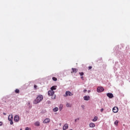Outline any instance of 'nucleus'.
<instances>
[{"mask_svg": "<svg viewBox=\"0 0 130 130\" xmlns=\"http://www.w3.org/2000/svg\"><path fill=\"white\" fill-rule=\"evenodd\" d=\"M20 119V117L18 115H15L14 117V121L18 122Z\"/></svg>", "mask_w": 130, "mask_h": 130, "instance_id": "423d86ee", "label": "nucleus"}, {"mask_svg": "<svg viewBox=\"0 0 130 130\" xmlns=\"http://www.w3.org/2000/svg\"><path fill=\"white\" fill-rule=\"evenodd\" d=\"M83 92H84V93H86V92H87V90L86 89H84L83 90Z\"/></svg>", "mask_w": 130, "mask_h": 130, "instance_id": "c756f323", "label": "nucleus"}, {"mask_svg": "<svg viewBox=\"0 0 130 130\" xmlns=\"http://www.w3.org/2000/svg\"><path fill=\"white\" fill-rule=\"evenodd\" d=\"M25 130H31V128H29V127H26V128H25Z\"/></svg>", "mask_w": 130, "mask_h": 130, "instance_id": "b1692460", "label": "nucleus"}, {"mask_svg": "<svg viewBox=\"0 0 130 130\" xmlns=\"http://www.w3.org/2000/svg\"><path fill=\"white\" fill-rule=\"evenodd\" d=\"M81 107H82V108H83V107H85V106L82 105V106H81Z\"/></svg>", "mask_w": 130, "mask_h": 130, "instance_id": "72a5a7b5", "label": "nucleus"}, {"mask_svg": "<svg viewBox=\"0 0 130 130\" xmlns=\"http://www.w3.org/2000/svg\"><path fill=\"white\" fill-rule=\"evenodd\" d=\"M103 110H104V109L103 108H102V109H101V112H103Z\"/></svg>", "mask_w": 130, "mask_h": 130, "instance_id": "cd10ccee", "label": "nucleus"}, {"mask_svg": "<svg viewBox=\"0 0 130 130\" xmlns=\"http://www.w3.org/2000/svg\"><path fill=\"white\" fill-rule=\"evenodd\" d=\"M35 125H36V126H39V125H40V122H39V121H37L35 123Z\"/></svg>", "mask_w": 130, "mask_h": 130, "instance_id": "4468645a", "label": "nucleus"}, {"mask_svg": "<svg viewBox=\"0 0 130 130\" xmlns=\"http://www.w3.org/2000/svg\"><path fill=\"white\" fill-rule=\"evenodd\" d=\"M4 115H7V114L6 113H3Z\"/></svg>", "mask_w": 130, "mask_h": 130, "instance_id": "473e14b6", "label": "nucleus"}, {"mask_svg": "<svg viewBox=\"0 0 130 130\" xmlns=\"http://www.w3.org/2000/svg\"><path fill=\"white\" fill-rule=\"evenodd\" d=\"M81 79L84 81V77L82 76L81 77Z\"/></svg>", "mask_w": 130, "mask_h": 130, "instance_id": "c85d7f7f", "label": "nucleus"}, {"mask_svg": "<svg viewBox=\"0 0 130 130\" xmlns=\"http://www.w3.org/2000/svg\"><path fill=\"white\" fill-rule=\"evenodd\" d=\"M53 111H54V112H56V111H58V108L55 107L53 109Z\"/></svg>", "mask_w": 130, "mask_h": 130, "instance_id": "dca6fc26", "label": "nucleus"}, {"mask_svg": "<svg viewBox=\"0 0 130 130\" xmlns=\"http://www.w3.org/2000/svg\"><path fill=\"white\" fill-rule=\"evenodd\" d=\"M114 124L117 126L118 125V120L115 121V122H114Z\"/></svg>", "mask_w": 130, "mask_h": 130, "instance_id": "aec40b11", "label": "nucleus"}, {"mask_svg": "<svg viewBox=\"0 0 130 130\" xmlns=\"http://www.w3.org/2000/svg\"><path fill=\"white\" fill-rule=\"evenodd\" d=\"M67 128H69V125L68 123H66L63 126V130L67 129Z\"/></svg>", "mask_w": 130, "mask_h": 130, "instance_id": "1a4fd4ad", "label": "nucleus"}, {"mask_svg": "<svg viewBox=\"0 0 130 130\" xmlns=\"http://www.w3.org/2000/svg\"><path fill=\"white\" fill-rule=\"evenodd\" d=\"M98 120V117L95 116L94 118L92 119V121L95 122Z\"/></svg>", "mask_w": 130, "mask_h": 130, "instance_id": "2eb2a0df", "label": "nucleus"}, {"mask_svg": "<svg viewBox=\"0 0 130 130\" xmlns=\"http://www.w3.org/2000/svg\"><path fill=\"white\" fill-rule=\"evenodd\" d=\"M104 91V88L102 87H98L97 88V92L98 93H101V92H103Z\"/></svg>", "mask_w": 130, "mask_h": 130, "instance_id": "20e7f679", "label": "nucleus"}, {"mask_svg": "<svg viewBox=\"0 0 130 130\" xmlns=\"http://www.w3.org/2000/svg\"><path fill=\"white\" fill-rule=\"evenodd\" d=\"M48 96H52V99H55V95H54V91L51 90H49L48 92Z\"/></svg>", "mask_w": 130, "mask_h": 130, "instance_id": "f03ea898", "label": "nucleus"}, {"mask_svg": "<svg viewBox=\"0 0 130 130\" xmlns=\"http://www.w3.org/2000/svg\"><path fill=\"white\" fill-rule=\"evenodd\" d=\"M49 122H50V119L49 118H46L43 121L44 123H49Z\"/></svg>", "mask_w": 130, "mask_h": 130, "instance_id": "6e6552de", "label": "nucleus"}, {"mask_svg": "<svg viewBox=\"0 0 130 130\" xmlns=\"http://www.w3.org/2000/svg\"><path fill=\"white\" fill-rule=\"evenodd\" d=\"M15 92L16 93H20V90L18 89H16L15 90Z\"/></svg>", "mask_w": 130, "mask_h": 130, "instance_id": "6ab92c4d", "label": "nucleus"}, {"mask_svg": "<svg viewBox=\"0 0 130 130\" xmlns=\"http://www.w3.org/2000/svg\"><path fill=\"white\" fill-rule=\"evenodd\" d=\"M66 106L67 107H72V105L69 103H67Z\"/></svg>", "mask_w": 130, "mask_h": 130, "instance_id": "a211bd4d", "label": "nucleus"}, {"mask_svg": "<svg viewBox=\"0 0 130 130\" xmlns=\"http://www.w3.org/2000/svg\"><path fill=\"white\" fill-rule=\"evenodd\" d=\"M88 69L89 70H91V69H92V66H89Z\"/></svg>", "mask_w": 130, "mask_h": 130, "instance_id": "bb28decb", "label": "nucleus"}, {"mask_svg": "<svg viewBox=\"0 0 130 130\" xmlns=\"http://www.w3.org/2000/svg\"><path fill=\"white\" fill-rule=\"evenodd\" d=\"M96 125H95V124L93 122H91L89 124V127L93 128V127H95Z\"/></svg>", "mask_w": 130, "mask_h": 130, "instance_id": "9b49d317", "label": "nucleus"}, {"mask_svg": "<svg viewBox=\"0 0 130 130\" xmlns=\"http://www.w3.org/2000/svg\"><path fill=\"white\" fill-rule=\"evenodd\" d=\"M83 99L85 101H89V100H90V99H91V98H90V96H89V95H85L83 97Z\"/></svg>", "mask_w": 130, "mask_h": 130, "instance_id": "39448f33", "label": "nucleus"}, {"mask_svg": "<svg viewBox=\"0 0 130 130\" xmlns=\"http://www.w3.org/2000/svg\"><path fill=\"white\" fill-rule=\"evenodd\" d=\"M56 86H53L52 87H51V90L53 91V90H56Z\"/></svg>", "mask_w": 130, "mask_h": 130, "instance_id": "f3484780", "label": "nucleus"}, {"mask_svg": "<svg viewBox=\"0 0 130 130\" xmlns=\"http://www.w3.org/2000/svg\"><path fill=\"white\" fill-rule=\"evenodd\" d=\"M79 120H80V118H79L75 119V122H77L79 121Z\"/></svg>", "mask_w": 130, "mask_h": 130, "instance_id": "4be33fe9", "label": "nucleus"}, {"mask_svg": "<svg viewBox=\"0 0 130 130\" xmlns=\"http://www.w3.org/2000/svg\"><path fill=\"white\" fill-rule=\"evenodd\" d=\"M79 75L80 76H84V73L83 72H80Z\"/></svg>", "mask_w": 130, "mask_h": 130, "instance_id": "5701e85b", "label": "nucleus"}, {"mask_svg": "<svg viewBox=\"0 0 130 130\" xmlns=\"http://www.w3.org/2000/svg\"><path fill=\"white\" fill-rule=\"evenodd\" d=\"M3 125V122L0 121V126Z\"/></svg>", "mask_w": 130, "mask_h": 130, "instance_id": "7c9ffc66", "label": "nucleus"}, {"mask_svg": "<svg viewBox=\"0 0 130 130\" xmlns=\"http://www.w3.org/2000/svg\"><path fill=\"white\" fill-rule=\"evenodd\" d=\"M107 95L108 97H109V98H113V94L112 93H108L107 94Z\"/></svg>", "mask_w": 130, "mask_h": 130, "instance_id": "9d476101", "label": "nucleus"}, {"mask_svg": "<svg viewBox=\"0 0 130 130\" xmlns=\"http://www.w3.org/2000/svg\"><path fill=\"white\" fill-rule=\"evenodd\" d=\"M14 122H13V120L10 121V124H13Z\"/></svg>", "mask_w": 130, "mask_h": 130, "instance_id": "393cba45", "label": "nucleus"}, {"mask_svg": "<svg viewBox=\"0 0 130 130\" xmlns=\"http://www.w3.org/2000/svg\"><path fill=\"white\" fill-rule=\"evenodd\" d=\"M74 94H73L71 91H67L65 93V94H63V97H68V96H73Z\"/></svg>", "mask_w": 130, "mask_h": 130, "instance_id": "7ed1b4c3", "label": "nucleus"}, {"mask_svg": "<svg viewBox=\"0 0 130 130\" xmlns=\"http://www.w3.org/2000/svg\"><path fill=\"white\" fill-rule=\"evenodd\" d=\"M20 130H22V129H20Z\"/></svg>", "mask_w": 130, "mask_h": 130, "instance_id": "f704fd0d", "label": "nucleus"}, {"mask_svg": "<svg viewBox=\"0 0 130 130\" xmlns=\"http://www.w3.org/2000/svg\"><path fill=\"white\" fill-rule=\"evenodd\" d=\"M72 72H71L72 73H77V72H78V70H77V69L76 68H72Z\"/></svg>", "mask_w": 130, "mask_h": 130, "instance_id": "ddd939ff", "label": "nucleus"}, {"mask_svg": "<svg viewBox=\"0 0 130 130\" xmlns=\"http://www.w3.org/2000/svg\"><path fill=\"white\" fill-rule=\"evenodd\" d=\"M52 80L53 81H57V78H56V77H53Z\"/></svg>", "mask_w": 130, "mask_h": 130, "instance_id": "412c9836", "label": "nucleus"}, {"mask_svg": "<svg viewBox=\"0 0 130 130\" xmlns=\"http://www.w3.org/2000/svg\"><path fill=\"white\" fill-rule=\"evenodd\" d=\"M34 88H35V89H36V88H37V85H34Z\"/></svg>", "mask_w": 130, "mask_h": 130, "instance_id": "2f4dec72", "label": "nucleus"}, {"mask_svg": "<svg viewBox=\"0 0 130 130\" xmlns=\"http://www.w3.org/2000/svg\"><path fill=\"white\" fill-rule=\"evenodd\" d=\"M113 112L114 113H117V112H118V108L117 107H114L113 108Z\"/></svg>", "mask_w": 130, "mask_h": 130, "instance_id": "0eeeda50", "label": "nucleus"}, {"mask_svg": "<svg viewBox=\"0 0 130 130\" xmlns=\"http://www.w3.org/2000/svg\"><path fill=\"white\" fill-rule=\"evenodd\" d=\"M43 100V95L42 94H40L37 96L36 99L34 101V104H38V103H40L41 101Z\"/></svg>", "mask_w": 130, "mask_h": 130, "instance_id": "f257e3e1", "label": "nucleus"}, {"mask_svg": "<svg viewBox=\"0 0 130 130\" xmlns=\"http://www.w3.org/2000/svg\"><path fill=\"white\" fill-rule=\"evenodd\" d=\"M59 110H60V111H61V110H62V107H60L59 108Z\"/></svg>", "mask_w": 130, "mask_h": 130, "instance_id": "a878e982", "label": "nucleus"}, {"mask_svg": "<svg viewBox=\"0 0 130 130\" xmlns=\"http://www.w3.org/2000/svg\"><path fill=\"white\" fill-rule=\"evenodd\" d=\"M8 120L10 121L11 120H13V115H10L8 117Z\"/></svg>", "mask_w": 130, "mask_h": 130, "instance_id": "f8f14e48", "label": "nucleus"}]
</instances>
